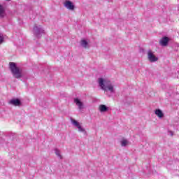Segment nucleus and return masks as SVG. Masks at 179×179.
Instances as JSON below:
<instances>
[{
  "label": "nucleus",
  "mask_w": 179,
  "mask_h": 179,
  "mask_svg": "<svg viewBox=\"0 0 179 179\" xmlns=\"http://www.w3.org/2000/svg\"><path fill=\"white\" fill-rule=\"evenodd\" d=\"M6 1H8L9 2V1H10V0H6Z\"/></svg>",
  "instance_id": "obj_19"
},
{
  "label": "nucleus",
  "mask_w": 179,
  "mask_h": 179,
  "mask_svg": "<svg viewBox=\"0 0 179 179\" xmlns=\"http://www.w3.org/2000/svg\"><path fill=\"white\" fill-rule=\"evenodd\" d=\"M55 153L58 158L62 159V155H61V151L58 148H55Z\"/></svg>",
  "instance_id": "obj_13"
},
{
  "label": "nucleus",
  "mask_w": 179,
  "mask_h": 179,
  "mask_svg": "<svg viewBox=\"0 0 179 179\" xmlns=\"http://www.w3.org/2000/svg\"><path fill=\"white\" fill-rule=\"evenodd\" d=\"M120 145L122 148H126V146H128L129 145V141L126 138H122L120 141Z\"/></svg>",
  "instance_id": "obj_11"
},
{
  "label": "nucleus",
  "mask_w": 179,
  "mask_h": 179,
  "mask_svg": "<svg viewBox=\"0 0 179 179\" xmlns=\"http://www.w3.org/2000/svg\"><path fill=\"white\" fill-rule=\"evenodd\" d=\"M74 103L76 104V106L78 107L79 110H83V102L80 101L78 98L74 99Z\"/></svg>",
  "instance_id": "obj_9"
},
{
  "label": "nucleus",
  "mask_w": 179,
  "mask_h": 179,
  "mask_svg": "<svg viewBox=\"0 0 179 179\" xmlns=\"http://www.w3.org/2000/svg\"><path fill=\"white\" fill-rule=\"evenodd\" d=\"M2 43H3V36L0 34V44H2Z\"/></svg>",
  "instance_id": "obj_16"
},
{
  "label": "nucleus",
  "mask_w": 179,
  "mask_h": 179,
  "mask_svg": "<svg viewBox=\"0 0 179 179\" xmlns=\"http://www.w3.org/2000/svg\"><path fill=\"white\" fill-rule=\"evenodd\" d=\"M71 122L72 125H73V127L77 128L78 132H81L82 134H86V129L83 128L80 122L72 118H71Z\"/></svg>",
  "instance_id": "obj_4"
},
{
  "label": "nucleus",
  "mask_w": 179,
  "mask_h": 179,
  "mask_svg": "<svg viewBox=\"0 0 179 179\" xmlns=\"http://www.w3.org/2000/svg\"><path fill=\"white\" fill-rule=\"evenodd\" d=\"M5 16V9L0 5V17H3Z\"/></svg>",
  "instance_id": "obj_14"
},
{
  "label": "nucleus",
  "mask_w": 179,
  "mask_h": 179,
  "mask_svg": "<svg viewBox=\"0 0 179 179\" xmlns=\"http://www.w3.org/2000/svg\"><path fill=\"white\" fill-rule=\"evenodd\" d=\"M155 114L156 115H157V109H155Z\"/></svg>",
  "instance_id": "obj_18"
},
{
  "label": "nucleus",
  "mask_w": 179,
  "mask_h": 179,
  "mask_svg": "<svg viewBox=\"0 0 179 179\" xmlns=\"http://www.w3.org/2000/svg\"><path fill=\"white\" fill-rule=\"evenodd\" d=\"M170 41V38L167 36H164L160 41L159 44L162 47H167L169 45V42Z\"/></svg>",
  "instance_id": "obj_6"
},
{
  "label": "nucleus",
  "mask_w": 179,
  "mask_h": 179,
  "mask_svg": "<svg viewBox=\"0 0 179 179\" xmlns=\"http://www.w3.org/2000/svg\"><path fill=\"white\" fill-rule=\"evenodd\" d=\"M169 134L171 136H173L174 135V133L171 131H169Z\"/></svg>",
  "instance_id": "obj_17"
},
{
  "label": "nucleus",
  "mask_w": 179,
  "mask_h": 179,
  "mask_svg": "<svg viewBox=\"0 0 179 179\" xmlns=\"http://www.w3.org/2000/svg\"><path fill=\"white\" fill-rule=\"evenodd\" d=\"M10 70L11 71L13 78H15V79H20V78L23 76L22 69H19L15 63L10 62Z\"/></svg>",
  "instance_id": "obj_2"
},
{
  "label": "nucleus",
  "mask_w": 179,
  "mask_h": 179,
  "mask_svg": "<svg viewBox=\"0 0 179 179\" xmlns=\"http://www.w3.org/2000/svg\"><path fill=\"white\" fill-rule=\"evenodd\" d=\"M80 45L83 48H90V45H89V41L83 39L80 42Z\"/></svg>",
  "instance_id": "obj_10"
},
{
  "label": "nucleus",
  "mask_w": 179,
  "mask_h": 179,
  "mask_svg": "<svg viewBox=\"0 0 179 179\" xmlns=\"http://www.w3.org/2000/svg\"><path fill=\"white\" fill-rule=\"evenodd\" d=\"M148 59L150 62H156L157 61V57H156L155 53L150 50L148 51Z\"/></svg>",
  "instance_id": "obj_5"
},
{
  "label": "nucleus",
  "mask_w": 179,
  "mask_h": 179,
  "mask_svg": "<svg viewBox=\"0 0 179 179\" xmlns=\"http://www.w3.org/2000/svg\"><path fill=\"white\" fill-rule=\"evenodd\" d=\"M64 6L69 10H74L75 9V5H73V3H72L71 1H66L64 2Z\"/></svg>",
  "instance_id": "obj_7"
},
{
  "label": "nucleus",
  "mask_w": 179,
  "mask_h": 179,
  "mask_svg": "<svg viewBox=\"0 0 179 179\" xmlns=\"http://www.w3.org/2000/svg\"><path fill=\"white\" fill-rule=\"evenodd\" d=\"M34 34L37 38H40L43 34H45V31L41 25L35 24L34 27Z\"/></svg>",
  "instance_id": "obj_3"
},
{
  "label": "nucleus",
  "mask_w": 179,
  "mask_h": 179,
  "mask_svg": "<svg viewBox=\"0 0 179 179\" xmlns=\"http://www.w3.org/2000/svg\"><path fill=\"white\" fill-rule=\"evenodd\" d=\"M99 110L100 113H106V111H108V107H107L106 105L101 104L99 106Z\"/></svg>",
  "instance_id": "obj_12"
},
{
  "label": "nucleus",
  "mask_w": 179,
  "mask_h": 179,
  "mask_svg": "<svg viewBox=\"0 0 179 179\" xmlns=\"http://www.w3.org/2000/svg\"><path fill=\"white\" fill-rule=\"evenodd\" d=\"M9 104H11V106H19L22 103L20 102V100L14 99L9 101Z\"/></svg>",
  "instance_id": "obj_8"
},
{
  "label": "nucleus",
  "mask_w": 179,
  "mask_h": 179,
  "mask_svg": "<svg viewBox=\"0 0 179 179\" xmlns=\"http://www.w3.org/2000/svg\"><path fill=\"white\" fill-rule=\"evenodd\" d=\"M98 85L104 92H110V93H115V88L114 84L108 79L99 78H98Z\"/></svg>",
  "instance_id": "obj_1"
},
{
  "label": "nucleus",
  "mask_w": 179,
  "mask_h": 179,
  "mask_svg": "<svg viewBox=\"0 0 179 179\" xmlns=\"http://www.w3.org/2000/svg\"><path fill=\"white\" fill-rule=\"evenodd\" d=\"M157 117L159 118H163V117H164V114L160 110V109H157Z\"/></svg>",
  "instance_id": "obj_15"
}]
</instances>
